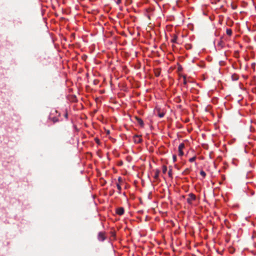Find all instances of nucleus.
<instances>
[{"label":"nucleus","mask_w":256,"mask_h":256,"mask_svg":"<svg viewBox=\"0 0 256 256\" xmlns=\"http://www.w3.org/2000/svg\"><path fill=\"white\" fill-rule=\"evenodd\" d=\"M222 42H220L219 43V44L221 46V45H222Z\"/></svg>","instance_id":"obj_21"},{"label":"nucleus","mask_w":256,"mask_h":256,"mask_svg":"<svg viewBox=\"0 0 256 256\" xmlns=\"http://www.w3.org/2000/svg\"><path fill=\"white\" fill-rule=\"evenodd\" d=\"M171 172H172V170H170L169 172H168V174L169 176H171Z\"/></svg>","instance_id":"obj_20"},{"label":"nucleus","mask_w":256,"mask_h":256,"mask_svg":"<svg viewBox=\"0 0 256 256\" xmlns=\"http://www.w3.org/2000/svg\"><path fill=\"white\" fill-rule=\"evenodd\" d=\"M158 176H159V171L156 170V172L154 176V178L155 179L157 180L158 178Z\"/></svg>","instance_id":"obj_8"},{"label":"nucleus","mask_w":256,"mask_h":256,"mask_svg":"<svg viewBox=\"0 0 256 256\" xmlns=\"http://www.w3.org/2000/svg\"><path fill=\"white\" fill-rule=\"evenodd\" d=\"M166 171H167V168H166V166H162V172L164 174H166Z\"/></svg>","instance_id":"obj_9"},{"label":"nucleus","mask_w":256,"mask_h":256,"mask_svg":"<svg viewBox=\"0 0 256 256\" xmlns=\"http://www.w3.org/2000/svg\"><path fill=\"white\" fill-rule=\"evenodd\" d=\"M98 238L100 241L103 242L106 239V233L103 232H100L98 234Z\"/></svg>","instance_id":"obj_2"},{"label":"nucleus","mask_w":256,"mask_h":256,"mask_svg":"<svg viewBox=\"0 0 256 256\" xmlns=\"http://www.w3.org/2000/svg\"><path fill=\"white\" fill-rule=\"evenodd\" d=\"M121 2H122V0H117L116 1V4H120L121 3Z\"/></svg>","instance_id":"obj_18"},{"label":"nucleus","mask_w":256,"mask_h":256,"mask_svg":"<svg viewBox=\"0 0 256 256\" xmlns=\"http://www.w3.org/2000/svg\"><path fill=\"white\" fill-rule=\"evenodd\" d=\"M52 114H52V113L50 114V120H52L54 122H58V118H56L52 117Z\"/></svg>","instance_id":"obj_6"},{"label":"nucleus","mask_w":256,"mask_h":256,"mask_svg":"<svg viewBox=\"0 0 256 256\" xmlns=\"http://www.w3.org/2000/svg\"><path fill=\"white\" fill-rule=\"evenodd\" d=\"M183 83L184 85H186V78L185 76H183Z\"/></svg>","instance_id":"obj_13"},{"label":"nucleus","mask_w":256,"mask_h":256,"mask_svg":"<svg viewBox=\"0 0 256 256\" xmlns=\"http://www.w3.org/2000/svg\"><path fill=\"white\" fill-rule=\"evenodd\" d=\"M67 116H68L67 114H65V116H66V118H67Z\"/></svg>","instance_id":"obj_22"},{"label":"nucleus","mask_w":256,"mask_h":256,"mask_svg":"<svg viewBox=\"0 0 256 256\" xmlns=\"http://www.w3.org/2000/svg\"><path fill=\"white\" fill-rule=\"evenodd\" d=\"M116 212L118 215H122L124 213V209L122 208H119L116 209Z\"/></svg>","instance_id":"obj_4"},{"label":"nucleus","mask_w":256,"mask_h":256,"mask_svg":"<svg viewBox=\"0 0 256 256\" xmlns=\"http://www.w3.org/2000/svg\"><path fill=\"white\" fill-rule=\"evenodd\" d=\"M54 112H55L56 113H57V111H56V110H54Z\"/></svg>","instance_id":"obj_23"},{"label":"nucleus","mask_w":256,"mask_h":256,"mask_svg":"<svg viewBox=\"0 0 256 256\" xmlns=\"http://www.w3.org/2000/svg\"><path fill=\"white\" fill-rule=\"evenodd\" d=\"M158 116L160 118H162L164 116V114L163 112L159 113Z\"/></svg>","instance_id":"obj_17"},{"label":"nucleus","mask_w":256,"mask_h":256,"mask_svg":"<svg viewBox=\"0 0 256 256\" xmlns=\"http://www.w3.org/2000/svg\"><path fill=\"white\" fill-rule=\"evenodd\" d=\"M226 33L228 35L230 36L232 34V30L231 29L228 28L226 29Z\"/></svg>","instance_id":"obj_7"},{"label":"nucleus","mask_w":256,"mask_h":256,"mask_svg":"<svg viewBox=\"0 0 256 256\" xmlns=\"http://www.w3.org/2000/svg\"><path fill=\"white\" fill-rule=\"evenodd\" d=\"M132 2V0H126V5H128L131 4Z\"/></svg>","instance_id":"obj_10"},{"label":"nucleus","mask_w":256,"mask_h":256,"mask_svg":"<svg viewBox=\"0 0 256 256\" xmlns=\"http://www.w3.org/2000/svg\"><path fill=\"white\" fill-rule=\"evenodd\" d=\"M116 187H117L118 190H119V192H120L121 190V189H122L120 186L119 184H117Z\"/></svg>","instance_id":"obj_14"},{"label":"nucleus","mask_w":256,"mask_h":256,"mask_svg":"<svg viewBox=\"0 0 256 256\" xmlns=\"http://www.w3.org/2000/svg\"><path fill=\"white\" fill-rule=\"evenodd\" d=\"M136 138H138V142H140L141 140V139L138 136H136Z\"/></svg>","instance_id":"obj_19"},{"label":"nucleus","mask_w":256,"mask_h":256,"mask_svg":"<svg viewBox=\"0 0 256 256\" xmlns=\"http://www.w3.org/2000/svg\"><path fill=\"white\" fill-rule=\"evenodd\" d=\"M216 1H219L220 0H216Z\"/></svg>","instance_id":"obj_24"},{"label":"nucleus","mask_w":256,"mask_h":256,"mask_svg":"<svg viewBox=\"0 0 256 256\" xmlns=\"http://www.w3.org/2000/svg\"><path fill=\"white\" fill-rule=\"evenodd\" d=\"M136 118L138 123L141 126H143L144 124V122H143L141 118H138V117H136Z\"/></svg>","instance_id":"obj_5"},{"label":"nucleus","mask_w":256,"mask_h":256,"mask_svg":"<svg viewBox=\"0 0 256 256\" xmlns=\"http://www.w3.org/2000/svg\"><path fill=\"white\" fill-rule=\"evenodd\" d=\"M200 174L203 177H204L206 176V172L204 171H203V170L200 171Z\"/></svg>","instance_id":"obj_12"},{"label":"nucleus","mask_w":256,"mask_h":256,"mask_svg":"<svg viewBox=\"0 0 256 256\" xmlns=\"http://www.w3.org/2000/svg\"><path fill=\"white\" fill-rule=\"evenodd\" d=\"M184 148V143L180 144L178 148V155L180 156H182L184 155L183 150Z\"/></svg>","instance_id":"obj_3"},{"label":"nucleus","mask_w":256,"mask_h":256,"mask_svg":"<svg viewBox=\"0 0 256 256\" xmlns=\"http://www.w3.org/2000/svg\"><path fill=\"white\" fill-rule=\"evenodd\" d=\"M172 159H173L174 162H176V155H173Z\"/></svg>","instance_id":"obj_15"},{"label":"nucleus","mask_w":256,"mask_h":256,"mask_svg":"<svg viewBox=\"0 0 256 256\" xmlns=\"http://www.w3.org/2000/svg\"><path fill=\"white\" fill-rule=\"evenodd\" d=\"M196 160V158L195 157H192V158H191L190 159V162H193L195 160Z\"/></svg>","instance_id":"obj_16"},{"label":"nucleus","mask_w":256,"mask_h":256,"mask_svg":"<svg viewBox=\"0 0 256 256\" xmlns=\"http://www.w3.org/2000/svg\"><path fill=\"white\" fill-rule=\"evenodd\" d=\"M196 196L192 193H190L188 194V198L186 199V201L189 204H192L193 202L196 200Z\"/></svg>","instance_id":"obj_1"},{"label":"nucleus","mask_w":256,"mask_h":256,"mask_svg":"<svg viewBox=\"0 0 256 256\" xmlns=\"http://www.w3.org/2000/svg\"><path fill=\"white\" fill-rule=\"evenodd\" d=\"M177 39V37L174 36V38L171 40L172 42L174 43L176 42Z\"/></svg>","instance_id":"obj_11"}]
</instances>
